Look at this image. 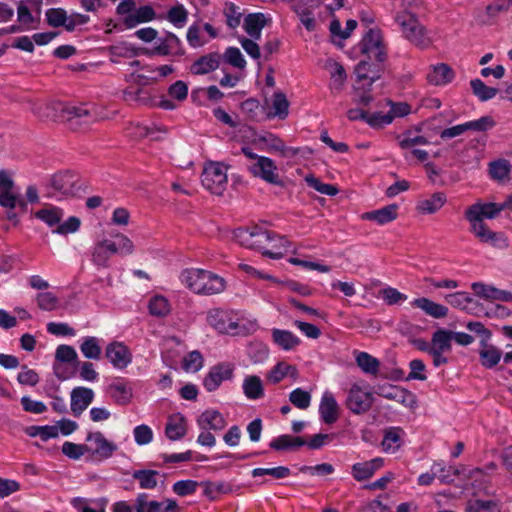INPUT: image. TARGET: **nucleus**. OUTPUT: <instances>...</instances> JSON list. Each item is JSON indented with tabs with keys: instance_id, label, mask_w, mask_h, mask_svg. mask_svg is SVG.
Wrapping results in <instances>:
<instances>
[{
	"instance_id": "1",
	"label": "nucleus",
	"mask_w": 512,
	"mask_h": 512,
	"mask_svg": "<svg viewBox=\"0 0 512 512\" xmlns=\"http://www.w3.org/2000/svg\"><path fill=\"white\" fill-rule=\"evenodd\" d=\"M31 111L41 120L67 121L72 125L95 121L96 113L87 106H66L61 102L31 103Z\"/></svg>"
},
{
	"instance_id": "2",
	"label": "nucleus",
	"mask_w": 512,
	"mask_h": 512,
	"mask_svg": "<svg viewBox=\"0 0 512 512\" xmlns=\"http://www.w3.org/2000/svg\"><path fill=\"white\" fill-rule=\"evenodd\" d=\"M181 281L197 294L213 295L225 289V280L222 277L203 269L184 270Z\"/></svg>"
},
{
	"instance_id": "3",
	"label": "nucleus",
	"mask_w": 512,
	"mask_h": 512,
	"mask_svg": "<svg viewBox=\"0 0 512 512\" xmlns=\"http://www.w3.org/2000/svg\"><path fill=\"white\" fill-rule=\"evenodd\" d=\"M14 181L6 170H0V206L5 209L4 217L16 225L19 214L27 211V203L14 192Z\"/></svg>"
},
{
	"instance_id": "4",
	"label": "nucleus",
	"mask_w": 512,
	"mask_h": 512,
	"mask_svg": "<svg viewBox=\"0 0 512 512\" xmlns=\"http://www.w3.org/2000/svg\"><path fill=\"white\" fill-rule=\"evenodd\" d=\"M395 21L400 26L404 37L419 48H426L431 39L425 27L419 22L415 14H396Z\"/></svg>"
},
{
	"instance_id": "5",
	"label": "nucleus",
	"mask_w": 512,
	"mask_h": 512,
	"mask_svg": "<svg viewBox=\"0 0 512 512\" xmlns=\"http://www.w3.org/2000/svg\"><path fill=\"white\" fill-rule=\"evenodd\" d=\"M265 237L266 241H272L279 238L282 246H286L289 242L284 237H279L276 234L263 230L260 226L255 225L252 228L240 227L234 230L233 238L243 247L250 249H261L263 241H254V238Z\"/></svg>"
},
{
	"instance_id": "6",
	"label": "nucleus",
	"mask_w": 512,
	"mask_h": 512,
	"mask_svg": "<svg viewBox=\"0 0 512 512\" xmlns=\"http://www.w3.org/2000/svg\"><path fill=\"white\" fill-rule=\"evenodd\" d=\"M201 182L211 193L222 195L227 185V168L221 163L207 164L202 172Z\"/></svg>"
},
{
	"instance_id": "7",
	"label": "nucleus",
	"mask_w": 512,
	"mask_h": 512,
	"mask_svg": "<svg viewBox=\"0 0 512 512\" xmlns=\"http://www.w3.org/2000/svg\"><path fill=\"white\" fill-rule=\"evenodd\" d=\"M452 331L439 328L431 337L432 360L435 367L448 363V358L444 356L452 350Z\"/></svg>"
},
{
	"instance_id": "8",
	"label": "nucleus",
	"mask_w": 512,
	"mask_h": 512,
	"mask_svg": "<svg viewBox=\"0 0 512 512\" xmlns=\"http://www.w3.org/2000/svg\"><path fill=\"white\" fill-rule=\"evenodd\" d=\"M501 212V203L477 202L466 209L465 218L471 224V227H478V225H486L484 219H494Z\"/></svg>"
},
{
	"instance_id": "9",
	"label": "nucleus",
	"mask_w": 512,
	"mask_h": 512,
	"mask_svg": "<svg viewBox=\"0 0 512 512\" xmlns=\"http://www.w3.org/2000/svg\"><path fill=\"white\" fill-rule=\"evenodd\" d=\"M360 46L361 52L366 54L369 59H375L377 62L382 63L387 58L386 47L380 30L369 29L364 35Z\"/></svg>"
},
{
	"instance_id": "10",
	"label": "nucleus",
	"mask_w": 512,
	"mask_h": 512,
	"mask_svg": "<svg viewBox=\"0 0 512 512\" xmlns=\"http://www.w3.org/2000/svg\"><path fill=\"white\" fill-rule=\"evenodd\" d=\"M373 403L374 397L371 392L363 390L357 384L351 386L346 398V407L352 413L364 414L371 409Z\"/></svg>"
},
{
	"instance_id": "11",
	"label": "nucleus",
	"mask_w": 512,
	"mask_h": 512,
	"mask_svg": "<svg viewBox=\"0 0 512 512\" xmlns=\"http://www.w3.org/2000/svg\"><path fill=\"white\" fill-rule=\"evenodd\" d=\"M248 170L254 177L261 178L267 183L283 186V181L277 172V166L275 162L265 156L257 159V162H253L248 166Z\"/></svg>"
},
{
	"instance_id": "12",
	"label": "nucleus",
	"mask_w": 512,
	"mask_h": 512,
	"mask_svg": "<svg viewBox=\"0 0 512 512\" xmlns=\"http://www.w3.org/2000/svg\"><path fill=\"white\" fill-rule=\"evenodd\" d=\"M207 322L220 333H237L238 323L226 311L220 309L210 310L207 315Z\"/></svg>"
},
{
	"instance_id": "13",
	"label": "nucleus",
	"mask_w": 512,
	"mask_h": 512,
	"mask_svg": "<svg viewBox=\"0 0 512 512\" xmlns=\"http://www.w3.org/2000/svg\"><path fill=\"white\" fill-rule=\"evenodd\" d=\"M234 367L228 363H220L210 368L208 374L203 380V385L207 391H215L224 380H229L233 376Z\"/></svg>"
},
{
	"instance_id": "14",
	"label": "nucleus",
	"mask_w": 512,
	"mask_h": 512,
	"mask_svg": "<svg viewBox=\"0 0 512 512\" xmlns=\"http://www.w3.org/2000/svg\"><path fill=\"white\" fill-rule=\"evenodd\" d=\"M86 441L90 443V445H88V448H90L89 454L99 459L111 457L117 449V446L109 442L101 432L89 433Z\"/></svg>"
},
{
	"instance_id": "15",
	"label": "nucleus",
	"mask_w": 512,
	"mask_h": 512,
	"mask_svg": "<svg viewBox=\"0 0 512 512\" xmlns=\"http://www.w3.org/2000/svg\"><path fill=\"white\" fill-rule=\"evenodd\" d=\"M105 356L118 369L126 368L132 361L130 350L120 342L109 343L105 349Z\"/></svg>"
},
{
	"instance_id": "16",
	"label": "nucleus",
	"mask_w": 512,
	"mask_h": 512,
	"mask_svg": "<svg viewBox=\"0 0 512 512\" xmlns=\"http://www.w3.org/2000/svg\"><path fill=\"white\" fill-rule=\"evenodd\" d=\"M471 232L482 243L489 244L498 249L508 247V239L502 232L492 231L487 225H478L471 227Z\"/></svg>"
},
{
	"instance_id": "17",
	"label": "nucleus",
	"mask_w": 512,
	"mask_h": 512,
	"mask_svg": "<svg viewBox=\"0 0 512 512\" xmlns=\"http://www.w3.org/2000/svg\"><path fill=\"white\" fill-rule=\"evenodd\" d=\"M76 176L70 172L54 174L50 179L51 187L65 196L74 195L79 187L76 185Z\"/></svg>"
},
{
	"instance_id": "18",
	"label": "nucleus",
	"mask_w": 512,
	"mask_h": 512,
	"mask_svg": "<svg viewBox=\"0 0 512 512\" xmlns=\"http://www.w3.org/2000/svg\"><path fill=\"white\" fill-rule=\"evenodd\" d=\"M94 392L90 388L76 387L71 392V411L78 417L92 403Z\"/></svg>"
},
{
	"instance_id": "19",
	"label": "nucleus",
	"mask_w": 512,
	"mask_h": 512,
	"mask_svg": "<svg viewBox=\"0 0 512 512\" xmlns=\"http://www.w3.org/2000/svg\"><path fill=\"white\" fill-rule=\"evenodd\" d=\"M221 54L218 52H212L199 57L190 68V71L194 75H204L209 72L216 70L221 61Z\"/></svg>"
},
{
	"instance_id": "20",
	"label": "nucleus",
	"mask_w": 512,
	"mask_h": 512,
	"mask_svg": "<svg viewBox=\"0 0 512 512\" xmlns=\"http://www.w3.org/2000/svg\"><path fill=\"white\" fill-rule=\"evenodd\" d=\"M472 289L476 295L488 300H498L503 302L512 301V292L506 290H500L493 286L485 285L480 282L472 284Z\"/></svg>"
},
{
	"instance_id": "21",
	"label": "nucleus",
	"mask_w": 512,
	"mask_h": 512,
	"mask_svg": "<svg viewBox=\"0 0 512 512\" xmlns=\"http://www.w3.org/2000/svg\"><path fill=\"white\" fill-rule=\"evenodd\" d=\"M411 305L415 308L421 309L426 315L435 319H441L448 315V308L446 306L436 303L426 297L414 299L411 302Z\"/></svg>"
},
{
	"instance_id": "22",
	"label": "nucleus",
	"mask_w": 512,
	"mask_h": 512,
	"mask_svg": "<svg viewBox=\"0 0 512 512\" xmlns=\"http://www.w3.org/2000/svg\"><path fill=\"white\" fill-rule=\"evenodd\" d=\"M197 424L202 430H222L226 426L223 416L216 410H206L197 419Z\"/></svg>"
},
{
	"instance_id": "23",
	"label": "nucleus",
	"mask_w": 512,
	"mask_h": 512,
	"mask_svg": "<svg viewBox=\"0 0 512 512\" xmlns=\"http://www.w3.org/2000/svg\"><path fill=\"white\" fill-rule=\"evenodd\" d=\"M319 412L321 419L326 424L334 423L338 418V404L330 392H325L322 396Z\"/></svg>"
},
{
	"instance_id": "24",
	"label": "nucleus",
	"mask_w": 512,
	"mask_h": 512,
	"mask_svg": "<svg viewBox=\"0 0 512 512\" xmlns=\"http://www.w3.org/2000/svg\"><path fill=\"white\" fill-rule=\"evenodd\" d=\"M382 466V458H375L370 461L356 463L352 466V474L357 481H363L372 477L375 471Z\"/></svg>"
},
{
	"instance_id": "25",
	"label": "nucleus",
	"mask_w": 512,
	"mask_h": 512,
	"mask_svg": "<svg viewBox=\"0 0 512 512\" xmlns=\"http://www.w3.org/2000/svg\"><path fill=\"white\" fill-rule=\"evenodd\" d=\"M453 78V70L445 63L433 66L431 71L427 74L428 82L436 86L446 85L450 83Z\"/></svg>"
},
{
	"instance_id": "26",
	"label": "nucleus",
	"mask_w": 512,
	"mask_h": 512,
	"mask_svg": "<svg viewBox=\"0 0 512 512\" xmlns=\"http://www.w3.org/2000/svg\"><path fill=\"white\" fill-rule=\"evenodd\" d=\"M397 209L398 206L396 204H391L381 209L362 214V219L375 221L379 225H384L397 218Z\"/></svg>"
},
{
	"instance_id": "27",
	"label": "nucleus",
	"mask_w": 512,
	"mask_h": 512,
	"mask_svg": "<svg viewBox=\"0 0 512 512\" xmlns=\"http://www.w3.org/2000/svg\"><path fill=\"white\" fill-rule=\"evenodd\" d=\"M108 393L119 405H127L132 399V389L127 383L116 380L108 386Z\"/></svg>"
},
{
	"instance_id": "28",
	"label": "nucleus",
	"mask_w": 512,
	"mask_h": 512,
	"mask_svg": "<svg viewBox=\"0 0 512 512\" xmlns=\"http://www.w3.org/2000/svg\"><path fill=\"white\" fill-rule=\"evenodd\" d=\"M265 25L266 18L263 13H251L245 17L243 28L251 38L258 40Z\"/></svg>"
},
{
	"instance_id": "29",
	"label": "nucleus",
	"mask_w": 512,
	"mask_h": 512,
	"mask_svg": "<svg viewBox=\"0 0 512 512\" xmlns=\"http://www.w3.org/2000/svg\"><path fill=\"white\" fill-rule=\"evenodd\" d=\"M156 14L154 9L150 5L139 7L133 15L124 17L123 24L126 28L131 29L136 27L140 23L152 21Z\"/></svg>"
},
{
	"instance_id": "30",
	"label": "nucleus",
	"mask_w": 512,
	"mask_h": 512,
	"mask_svg": "<svg viewBox=\"0 0 512 512\" xmlns=\"http://www.w3.org/2000/svg\"><path fill=\"white\" fill-rule=\"evenodd\" d=\"M480 347L479 357L482 366L488 369L496 366L501 359V351L497 347L489 344V342H483L480 344Z\"/></svg>"
},
{
	"instance_id": "31",
	"label": "nucleus",
	"mask_w": 512,
	"mask_h": 512,
	"mask_svg": "<svg viewBox=\"0 0 512 512\" xmlns=\"http://www.w3.org/2000/svg\"><path fill=\"white\" fill-rule=\"evenodd\" d=\"M445 203L446 195L443 192H435L429 198L419 201L417 210L422 214H433L440 210Z\"/></svg>"
},
{
	"instance_id": "32",
	"label": "nucleus",
	"mask_w": 512,
	"mask_h": 512,
	"mask_svg": "<svg viewBox=\"0 0 512 512\" xmlns=\"http://www.w3.org/2000/svg\"><path fill=\"white\" fill-rule=\"evenodd\" d=\"M165 434L170 440H179L186 434L185 418L180 414L170 416L166 424Z\"/></svg>"
},
{
	"instance_id": "33",
	"label": "nucleus",
	"mask_w": 512,
	"mask_h": 512,
	"mask_svg": "<svg viewBox=\"0 0 512 512\" xmlns=\"http://www.w3.org/2000/svg\"><path fill=\"white\" fill-rule=\"evenodd\" d=\"M327 67L331 74L330 89L332 92L338 93L342 90L347 79L346 71L340 63L335 61H329Z\"/></svg>"
},
{
	"instance_id": "34",
	"label": "nucleus",
	"mask_w": 512,
	"mask_h": 512,
	"mask_svg": "<svg viewBox=\"0 0 512 512\" xmlns=\"http://www.w3.org/2000/svg\"><path fill=\"white\" fill-rule=\"evenodd\" d=\"M306 441L301 437H294L291 435H281L271 441L270 447L277 451L295 450L303 445Z\"/></svg>"
},
{
	"instance_id": "35",
	"label": "nucleus",
	"mask_w": 512,
	"mask_h": 512,
	"mask_svg": "<svg viewBox=\"0 0 512 512\" xmlns=\"http://www.w3.org/2000/svg\"><path fill=\"white\" fill-rule=\"evenodd\" d=\"M358 367L366 374L376 376L379 372L380 362L367 352H355Z\"/></svg>"
},
{
	"instance_id": "36",
	"label": "nucleus",
	"mask_w": 512,
	"mask_h": 512,
	"mask_svg": "<svg viewBox=\"0 0 512 512\" xmlns=\"http://www.w3.org/2000/svg\"><path fill=\"white\" fill-rule=\"evenodd\" d=\"M445 300L454 308L465 310L469 313H473L474 309L471 305H476V302L466 292H455L446 295Z\"/></svg>"
},
{
	"instance_id": "37",
	"label": "nucleus",
	"mask_w": 512,
	"mask_h": 512,
	"mask_svg": "<svg viewBox=\"0 0 512 512\" xmlns=\"http://www.w3.org/2000/svg\"><path fill=\"white\" fill-rule=\"evenodd\" d=\"M80 351L87 359L99 360L102 354L100 340L94 336L83 338Z\"/></svg>"
},
{
	"instance_id": "38",
	"label": "nucleus",
	"mask_w": 512,
	"mask_h": 512,
	"mask_svg": "<svg viewBox=\"0 0 512 512\" xmlns=\"http://www.w3.org/2000/svg\"><path fill=\"white\" fill-rule=\"evenodd\" d=\"M355 73L359 81L369 80V86H371L380 77L379 68L365 60L358 63L355 68Z\"/></svg>"
},
{
	"instance_id": "39",
	"label": "nucleus",
	"mask_w": 512,
	"mask_h": 512,
	"mask_svg": "<svg viewBox=\"0 0 512 512\" xmlns=\"http://www.w3.org/2000/svg\"><path fill=\"white\" fill-rule=\"evenodd\" d=\"M243 391L249 399H259L264 395V389L260 377L256 375L247 376L243 381Z\"/></svg>"
},
{
	"instance_id": "40",
	"label": "nucleus",
	"mask_w": 512,
	"mask_h": 512,
	"mask_svg": "<svg viewBox=\"0 0 512 512\" xmlns=\"http://www.w3.org/2000/svg\"><path fill=\"white\" fill-rule=\"evenodd\" d=\"M274 342L285 350H290L299 345L300 340L288 330L274 329L272 332Z\"/></svg>"
},
{
	"instance_id": "41",
	"label": "nucleus",
	"mask_w": 512,
	"mask_h": 512,
	"mask_svg": "<svg viewBox=\"0 0 512 512\" xmlns=\"http://www.w3.org/2000/svg\"><path fill=\"white\" fill-rule=\"evenodd\" d=\"M148 309L155 317H165L170 313L171 307L167 298L155 295L149 300Z\"/></svg>"
},
{
	"instance_id": "42",
	"label": "nucleus",
	"mask_w": 512,
	"mask_h": 512,
	"mask_svg": "<svg viewBox=\"0 0 512 512\" xmlns=\"http://www.w3.org/2000/svg\"><path fill=\"white\" fill-rule=\"evenodd\" d=\"M158 475L159 472L156 470H136L133 472L132 477L138 480L140 488L153 489L157 486Z\"/></svg>"
},
{
	"instance_id": "43",
	"label": "nucleus",
	"mask_w": 512,
	"mask_h": 512,
	"mask_svg": "<svg viewBox=\"0 0 512 512\" xmlns=\"http://www.w3.org/2000/svg\"><path fill=\"white\" fill-rule=\"evenodd\" d=\"M473 94L480 101H488L494 98L498 92L496 88L487 86L481 79H473L470 82Z\"/></svg>"
},
{
	"instance_id": "44",
	"label": "nucleus",
	"mask_w": 512,
	"mask_h": 512,
	"mask_svg": "<svg viewBox=\"0 0 512 512\" xmlns=\"http://www.w3.org/2000/svg\"><path fill=\"white\" fill-rule=\"evenodd\" d=\"M35 217L45 222L48 226H54L60 223L63 212L58 207L50 206L38 210L35 213Z\"/></svg>"
},
{
	"instance_id": "45",
	"label": "nucleus",
	"mask_w": 512,
	"mask_h": 512,
	"mask_svg": "<svg viewBox=\"0 0 512 512\" xmlns=\"http://www.w3.org/2000/svg\"><path fill=\"white\" fill-rule=\"evenodd\" d=\"M165 503L159 501H148V496L141 493L135 500L136 512H161Z\"/></svg>"
},
{
	"instance_id": "46",
	"label": "nucleus",
	"mask_w": 512,
	"mask_h": 512,
	"mask_svg": "<svg viewBox=\"0 0 512 512\" xmlns=\"http://www.w3.org/2000/svg\"><path fill=\"white\" fill-rule=\"evenodd\" d=\"M166 19L175 27L182 28L188 20V11L182 4H177L168 10Z\"/></svg>"
},
{
	"instance_id": "47",
	"label": "nucleus",
	"mask_w": 512,
	"mask_h": 512,
	"mask_svg": "<svg viewBox=\"0 0 512 512\" xmlns=\"http://www.w3.org/2000/svg\"><path fill=\"white\" fill-rule=\"evenodd\" d=\"M401 432L400 428H390L385 432L381 443L384 451L395 452L400 447Z\"/></svg>"
},
{
	"instance_id": "48",
	"label": "nucleus",
	"mask_w": 512,
	"mask_h": 512,
	"mask_svg": "<svg viewBox=\"0 0 512 512\" xmlns=\"http://www.w3.org/2000/svg\"><path fill=\"white\" fill-rule=\"evenodd\" d=\"M272 107L274 110L273 116H277L280 119H285L288 116L289 101L283 92L277 91L274 93Z\"/></svg>"
},
{
	"instance_id": "49",
	"label": "nucleus",
	"mask_w": 512,
	"mask_h": 512,
	"mask_svg": "<svg viewBox=\"0 0 512 512\" xmlns=\"http://www.w3.org/2000/svg\"><path fill=\"white\" fill-rule=\"evenodd\" d=\"M203 356L202 354L194 350L190 353H188L182 361V368L186 372H197L199 371L203 366Z\"/></svg>"
},
{
	"instance_id": "50",
	"label": "nucleus",
	"mask_w": 512,
	"mask_h": 512,
	"mask_svg": "<svg viewBox=\"0 0 512 512\" xmlns=\"http://www.w3.org/2000/svg\"><path fill=\"white\" fill-rule=\"evenodd\" d=\"M223 13L226 17V24L229 28L234 29L240 25L242 13L240 12V8L234 3L227 2Z\"/></svg>"
},
{
	"instance_id": "51",
	"label": "nucleus",
	"mask_w": 512,
	"mask_h": 512,
	"mask_svg": "<svg viewBox=\"0 0 512 512\" xmlns=\"http://www.w3.org/2000/svg\"><path fill=\"white\" fill-rule=\"evenodd\" d=\"M62 452L70 459L78 460L86 453H89L90 448L86 444H75L67 441L62 446Z\"/></svg>"
},
{
	"instance_id": "52",
	"label": "nucleus",
	"mask_w": 512,
	"mask_h": 512,
	"mask_svg": "<svg viewBox=\"0 0 512 512\" xmlns=\"http://www.w3.org/2000/svg\"><path fill=\"white\" fill-rule=\"evenodd\" d=\"M289 400L295 407L305 410L310 406L311 395L301 388H296L290 393Z\"/></svg>"
},
{
	"instance_id": "53",
	"label": "nucleus",
	"mask_w": 512,
	"mask_h": 512,
	"mask_svg": "<svg viewBox=\"0 0 512 512\" xmlns=\"http://www.w3.org/2000/svg\"><path fill=\"white\" fill-rule=\"evenodd\" d=\"M290 469L285 466H278L274 468H255L252 470L253 477H259L263 475L272 476L275 479H283L290 475Z\"/></svg>"
},
{
	"instance_id": "54",
	"label": "nucleus",
	"mask_w": 512,
	"mask_h": 512,
	"mask_svg": "<svg viewBox=\"0 0 512 512\" xmlns=\"http://www.w3.org/2000/svg\"><path fill=\"white\" fill-rule=\"evenodd\" d=\"M490 175L493 179L503 181L508 177L510 164L507 160H497L490 164Z\"/></svg>"
},
{
	"instance_id": "55",
	"label": "nucleus",
	"mask_w": 512,
	"mask_h": 512,
	"mask_svg": "<svg viewBox=\"0 0 512 512\" xmlns=\"http://www.w3.org/2000/svg\"><path fill=\"white\" fill-rule=\"evenodd\" d=\"M109 258L110 254L107 249H105L102 241L97 242L92 251V262L96 266L106 268L109 266Z\"/></svg>"
},
{
	"instance_id": "56",
	"label": "nucleus",
	"mask_w": 512,
	"mask_h": 512,
	"mask_svg": "<svg viewBox=\"0 0 512 512\" xmlns=\"http://www.w3.org/2000/svg\"><path fill=\"white\" fill-rule=\"evenodd\" d=\"M45 16L51 27H60L66 24L67 12L62 8H50L46 11Z\"/></svg>"
},
{
	"instance_id": "57",
	"label": "nucleus",
	"mask_w": 512,
	"mask_h": 512,
	"mask_svg": "<svg viewBox=\"0 0 512 512\" xmlns=\"http://www.w3.org/2000/svg\"><path fill=\"white\" fill-rule=\"evenodd\" d=\"M434 475L443 483H452L453 476L458 475L459 471L452 466L445 467L441 463H436L432 467Z\"/></svg>"
},
{
	"instance_id": "58",
	"label": "nucleus",
	"mask_w": 512,
	"mask_h": 512,
	"mask_svg": "<svg viewBox=\"0 0 512 512\" xmlns=\"http://www.w3.org/2000/svg\"><path fill=\"white\" fill-rule=\"evenodd\" d=\"M159 133H166V129L161 126L153 124L152 126L138 125L135 128V136L137 137H150L152 140H160Z\"/></svg>"
},
{
	"instance_id": "59",
	"label": "nucleus",
	"mask_w": 512,
	"mask_h": 512,
	"mask_svg": "<svg viewBox=\"0 0 512 512\" xmlns=\"http://www.w3.org/2000/svg\"><path fill=\"white\" fill-rule=\"evenodd\" d=\"M36 300L38 307L45 311H53L59 305L58 298L51 292L39 293Z\"/></svg>"
},
{
	"instance_id": "60",
	"label": "nucleus",
	"mask_w": 512,
	"mask_h": 512,
	"mask_svg": "<svg viewBox=\"0 0 512 512\" xmlns=\"http://www.w3.org/2000/svg\"><path fill=\"white\" fill-rule=\"evenodd\" d=\"M21 369L17 376V381L21 385L35 386L39 383L40 377L35 370L28 368L26 365H23Z\"/></svg>"
},
{
	"instance_id": "61",
	"label": "nucleus",
	"mask_w": 512,
	"mask_h": 512,
	"mask_svg": "<svg viewBox=\"0 0 512 512\" xmlns=\"http://www.w3.org/2000/svg\"><path fill=\"white\" fill-rule=\"evenodd\" d=\"M224 58L227 63L236 68L243 69L246 66V61L241 51L236 47H229L224 54Z\"/></svg>"
},
{
	"instance_id": "62",
	"label": "nucleus",
	"mask_w": 512,
	"mask_h": 512,
	"mask_svg": "<svg viewBox=\"0 0 512 512\" xmlns=\"http://www.w3.org/2000/svg\"><path fill=\"white\" fill-rule=\"evenodd\" d=\"M198 487V482L194 480H181L173 484V492L178 496H187L193 494Z\"/></svg>"
},
{
	"instance_id": "63",
	"label": "nucleus",
	"mask_w": 512,
	"mask_h": 512,
	"mask_svg": "<svg viewBox=\"0 0 512 512\" xmlns=\"http://www.w3.org/2000/svg\"><path fill=\"white\" fill-rule=\"evenodd\" d=\"M382 299L388 304V305H395L400 302H403L407 299V296L401 292H399L397 289L388 287L385 289H382L380 291Z\"/></svg>"
},
{
	"instance_id": "64",
	"label": "nucleus",
	"mask_w": 512,
	"mask_h": 512,
	"mask_svg": "<svg viewBox=\"0 0 512 512\" xmlns=\"http://www.w3.org/2000/svg\"><path fill=\"white\" fill-rule=\"evenodd\" d=\"M77 353L72 346L60 345L56 349V360L64 363H71L77 360Z\"/></svg>"
}]
</instances>
